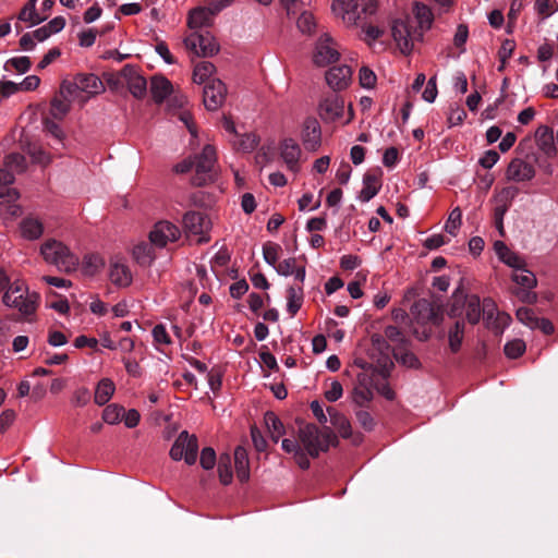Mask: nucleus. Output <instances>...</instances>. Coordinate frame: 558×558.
Wrapping results in <instances>:
<instances>
[{
	"label": "nucleus",
	"mask_w": 558,
	"mask_h": 558,
	"mask_svg": "<svg viewBox=\"0 0 558 558\" xmlns=\"http://www.w3.org/2000/svg\"><path fill=\"white\" fill-rule=\"evenodd\" d=\"M299 440L312 458H317L322 451H327L331 445L338 442L336 435L329 427L319 432L314 424L300 426Z\"/></svg>",
	"instance_id": "nucleus-1"
},
{
	"label": "nucleus",
	"mask_w": 558,
	"mask_h": 558,
	"mask_svg": "<svg viewBox=\"0 0 558 558\" xmlns=\"http://www.w3.org/2000/svg\"><path fill=\"white\" fill-rule=\"evenodd\" d=\"M40 252L47 263L54 265L61 271L71 272L75 270L78 265L77 256L62 242L57 240L46 241L41 245Z\"/></svg>",
	"instance_id": "nucleus-2"
},
{
	"label": "nucleus",
	"mask_w": 558,
	"mask_h": 558,
	"mask_svg": "<svg viewBox=\"0 0 558 558\" xmlns=\"http://www.w3.org/2000/svg\"><path fill=\"white\" fill-rule=\"evenodd\" d=\"M36 294L27 295V288L21 281L13 282L3 295L7 306L16 307L23 315H32L37 307Z\"/></svg>",
	"instance_id": "nucleus-3"
},
{
	"label": "nucleus",
	"mask_w": 558,
	"mask_h": 558,
	"mask_svg": "<svg viewBox=\"0 0 558 558\" xmlns=\"http://www.w3.org/2000/svg\"><path fill=\"white\" fill-rule=\"evenodd\" d=\"M216 148L213 145H205L202 153L196 157L195 174L192 177V184L204 186L215 180Z\"/></svg>",
	"instance_id": "nucleus-4"
},
{
	"label": "nucleus",
	"mask_w": 558,
	"mask_h": 558,
	"mask_svg": "<svg viewBox=\"0 0 558 558\" xmlns=\"http://www.w3.org/2000/svg\"><path fill=\"white\" fill-rule=\"evenodd\" d=\"M15 177L9 169H0V204L5 205L4 211L0 209V215L5 218L17 217L21 215L22 209L16 204L20 197L17 190L10 187L14 182Z\"/></svg>",
	"instance_id": "nucleus-5"
},
{
	"label": "nucleus",
	"mask_w": 558,
	"mask_h": 558,
	"mask_svg": "<svg viewBox=\"0 0 558 558\" xmlns=\"http://www.w3.org/2000/svg\"><path fill=\"white\" fill-rule=\"evenodd\" d=\"M198 440L195 435H190L186 430L179 434L170 449V457L174 461L184 458L186 464L193 465L197 460Z\"/></svg>",
	"instance_id": "nucleus-6"
},
{
	"label": "nucleus",
	"mask_w": 558,
	"mask_h": 558,
	"mask_svg": "<svg viewBox=\"0 0 558 558\" xmlns=\"http://www.w3.org/2000/svg\"><path fill=\"white\" fill-rule=\"evenodd\" d=\"M411 313L421 324L430 323L439 326L444 320V308L437 301L420 299L412 305Z\"/></svg>",
	"instance_id": "nucleus-7"
},
{
	"label": "nucleus",
	"mask_w": 558,
	"mask_h": 558,
	"mask_svg": "<svg viewBox=\"0 0 558 558\" xmlns=\"http://www.w3.org/2000/svg\"><path fill=\"white\" fill-rule=\"evenodd\" d=\"M184 45L197 57H213L219 51V45L209 32L191 34L184 39Z\"/></svg>",
	"instance_id": "nucleus-8"
},
{
	"label": "nucleus",
	"mask_w": 558,
	"mask_h": 558,
	"mask_svg": "<svg viewBox=\"0 0 558 558\" xmlns=\"http://www.w3.org/2000/svg\"><path fill=\"white\" fill-rule=\"evenodd\" d=\"M227 95V87L220 80L208 81L203 90L204 106L209 111H215L222 106Z\"/></svg>",
	"instance_id": "nucleus-9"
},
{
	"label": "nucleus",
	"mask_w": 558,
	"mask_h": 558,
	"mask_svg": "<svg viewBox=\"0 0 558 558\" xmlns=\"http://www.w3.org/2000/svg\"><path fill=\"white\" fill-rule=\"evenodd\" d=\"M128 84L130 93L137 99H143L147 94V81L138 73L136 66L126 64L119 73Z\"/></svg>",
	"instance_id": "nucleus-10"
},
{
	"label": "nucleus",
	"mask_w": 558,
	"mask_h": 558,
	"mask_svg": "<svg viewBox=\"0 0 558 558\" xmlns=\"http://www.w3.org/2000/svg\"><path fill=\"white\" fill-rule=\"evenodd\" d=\"M180 236L179 228L169 221H159L149 233L153 245L165 247L168 242H174Z\"/></svg>",
	"instance_id": "nucleus-11"
},
{
	"label": "nucleus",
	"mask_w": 558,
	"mask_h": 558,
	"mask_svg": "<svg viewBox=\"0 0 558 558\" xmlns=\"http://www.w3.org/2000/svg\"><path fill=\"white\" fill-rule=\"evenodd\" d=\"M332 39L329 35L320 36L316 44L313 61L318 66H326L339 59V52L332 47Z\"/></svg>",
	"instance_id": "nucleus-12"
},
{
	"label": "nucleus",
	"mask_w": 558,
	"mask_h": 558,
	"mask_svg": "<svg viewBox=\"0 0 558 558\" xmlns=\"http://www.w3.org/2000/svg\"><path fill=\"white\" fill-rule=\"evenodd\" d=\"M352 77V69L349 65H333L325 74L326 83L333 92L345 89Z\"/></svg>",
	"instance_id": "nucleus-13"
},
{
	"label": "nucleus",
	"mask_w": 558,
	"mask_h": 558,
	"mask_svg": "<svg viewBox=\"0 0 558 558\" xmlns=\"http://www.w3.org/2000/svg\"><path fill=\"white\" fill-rule=\"evenodd\" d=\"M302 142L305 149L315 151L322 142L320 124L316 118L308 117L303 123Z\"/></svg>",
	"instance_id": "nucleus-14"
},
{
	"label": "nucleus",
	"mask_w": 558,
	"mask_h": 558,
	"mask_svg": "<svg viewBox=\"0 0 558 558\" xmlns=\"http://www.w3.org/2000/svg\"><path fill=\"white\" fill-rule=\"evenodd\" d=\"M344 110V100L337 94L325 97L319 104V116L325 121H336Z\"/></svg>",
	"instance_id": "nucleus-15"
},
{
	"label": "nucleus",
	"mask_w": 558,
	"mask_h": 558,
	"mask_svg": "<svg viewBox=\"0 0 558 558\" xmlns=\"http://www.w3.org/2000/svg\"><path fill=\"white\" fill-rule=\"evenodd\" d=\"M371 342L373 349L376 350L380 355L378 359V364L381 368V373L386 376L389 374V371L393 365L389 356L390 351L392 352V349L385 336L380 333H373L371 336Z\"/></svg>",
	"instance_id": "nucleus-16"
},
{
	"label": "nucleus",
	"mask_w": 558,
	"mask_h": 558,
	"mask_svg": "<svg viewBox=\"0 0 558 558\" xmlns=\"http://www.w3.org/2000/svg\"><path fill=\"white\" fill-rule=\"evenodd\" d=\"M409 26H410V20H393L391 23V35L397 43L398 47L400 48V51L404 54H409L412 49L413 45L410 44L409 40Z\"/></svg>",
	"instance_id": "nucleus-17"
},
{
	"label": "nucleus",
	"mask_w": 558,
	"mask_h": 558,
	"mask_svg": "<svg viewBox=\"0 0 558 558\" xmlns=\"http://www.w3.org/2000/svg\"><path fill=\"white\" fill-rule=\"evenodd\" d=\"M383 172L379 168L367 171L363 177V189L359 198L362 202H369L376 196L381 187L380 177Z\"/></svg>",
	"instance_id": "nucleus-18"
},
{
	"label": "nucleus",
	"mask_w": 558,
	"mask_h": 558,
	"mask_svg": "<svg viewBox=\"0 0 558 558\" xmlns=\"http://www.w3.org/2000/svg\"><path fill=\"white\" fill-rule=\"evenodd\" d=\"M506 175L508 180L515 182L529 181L534 178L535 170L531 163L520 158H514L510 161Z\"/></svg>",
	"instance_id": "nucleus-19"
},
{
	"label": "nucleus",
	"mask_w": 558,
	"mask_h": 558,
	"mask_svg": "<svg viewBox=\"0 0 558 558\" xmlns=\"http://www.w3.org/2000/svg\"><path fill=\"white\" fill-rule=\"evenodd\" d=\"M351 400L360 408L367 407L373 399V391L369 387V380L366 375L361 374L357 377V384L350 392Z\"/></svg>",
	"instance_id": "nucleus-20"
},
{
	"label": "nucleus",
	"mask_w": 558,
	"mask_h": 558,
	"mask_svg": "<svg viewBox=\"0 0 558 558\" xmlns=\"http://www.w3.org/2000/svg\"><path fill=\"white\" fill-rule=\"evenodd\" d=\"M280 155L284 160L288 169L296 171L299 169V158L301 156V148L299 144L292 138H284L280 143Z\"/></svg>",
	"instance_id": "nucleus-21"
},
{
	"label": "nucleus",
	"mask_w": 558,
	"mask_h": 558,
	"mask_svg": "<svg viewBox=\"0 0 558 558\" xmlns=\"http://www.w3.org/2000/svg\"><path fill=\"white\" fill-rule=\"evenodd\" d=\"M173 92L171 82L163 75L156 74L150 78V93L156 104H161Z\"/></svg>",
	"instance_id": "nucleus-22"
},
{
	"label": "nucleus",
	"mask_w": 558,
	"mask_h": 558,
	"mask_svg": "<svg viewBox=\"0 0 558 558\" xmlns=\"http://www.w3.org/2000/svg\"><path fill=\"white\" fill-rule=\"evenodd\" d=\"M535 141L538 148L548 157L556 154L555 137L553 130L547 125H541L535 131Z\"/></svg>",
	"instance_id": "nucleus-23"
},
{
	"label": "nucleus",
	"mask_w": 558,
	"mask_h": 558,
	"mask_svg": "<svg viewBox=\"0 0 558 558\" xmlns=\"http://www.w3.org/2000/svg\"><path fill=\"white\" fill-rule=\"evenodd\" d=\"M234 468L236 477L241 483L250 480V460L247 451L243 446H238L234 450Z\"/></svg>",
	"instance_id": "nucleus-24"
},
{
	"label": "nucleus",
	"mask_w": 558,
	"mask_h": 558,
	"mask_svg": "<svg viewBox=\"0 0 558 558\" xmlns=\"http://www.w3.org/2000/svg\"><path fill=\"white\" fill-rule=\"evenodd\" d=\"M184 230L193 234H202L207 228V221L199 211H187L182 219Z\"/></svg>",
	"instance_id": "nucleus-25"
},
{
	"label": "nucleus",
	"mask_w": 558,
	"mask_h": 558,
	"mask_svg": "<svg viewBox=\"0 0 558 558\" xmlns=\"http://www.w3.org/2000/svg\"><path fill=\"white\" fill-rule=\"evenodd\" d=\"M75 76L81 92L95 95L104 89L102 82L93 73H80Z\"/></svg>",
	"instance_id": "nucleus-26"
},
{
	"label": "nucleus",
	"mask_w": 558,
	"mask_h": 558,
	"mask_svg": "<svg viewBox=\"0 0 558 558\" xmlns=\"http://www.w3.org/2000/svg\"><path fill=\"white\" fill-rule=\"evenodd\" d=\"M327 414L331 425L339 432L343 438H349L352 434L351 423L345 415L337 411L332 407L327 408Z\"/></svg>",
	"instance_id": "nucleus-27"
},
{
	"label": "nucleus",
	"mask_w": 558,
	"mask_h": 558,
	"mask_svg": "<svg viewBox=\"0 0 558 558\" xmlns=\"http://www.w3.org/2000/svg\"><path fill=\"white\" fill-rule=\"evenodd\" d=\"M392 354L396 361L405 367L415 369L421 367L418 357L412 351H409L405 344L393 348Z\"/></svg>",
	"instance_id": "nucleus-28"
},
{
	"label": "nucleus",
	"mask_w": 558,
	"mask_h": 558,
	"mask_svg": "<svg viewBox=\"0 0 558 558\" xmlns=\"http://www.w3.org/2000/svg\"><path fill=\"white\" fill-rule=\"evenodd\" d=\"M468 294L464 293L462 286H459L449 304L448 315L451 318H460L466 304Z\"/></svg>",
	"instance_id": "nucleus-29"
},
{
	"label": "nucleus",
	"mask_w": 558,
	"mask_h": 558,
	"mask_svg": "<svg viewBox=\"0 0 558 558\" xmlns=\"http://www.w3.org/2000/svg\"><path fill=\"white\" fill-rule=\"evenodd\" d=\"M110 280L120 287H128L132 282V275L125 265L114 263L110 269Z\"/></svg>",
	"instance_id": "nucleus-30"
},
{
	"label": "nucleus",
	"mask_w": 558,
	"mask_h": 558,
	"mask_svg": "<svg viewBox=\"0 0 558 558\" xmlns=\"http://www.w3.org/2000/svg\"><path fill=\"white\" fill-rule=\"evenodd\" d=\"M264 421H265L268 432L270 433V437H271L272 441L278 442L279 438L282 435H284V433H286L282 422L271 411H268L265 413Z\"/></svg>",
	"instance_id": "nucleus-31"
},
{
	"label": "nucleus",
	"mask_w": 558,
	"mask_h": 558,
	"mask_svg": "<svg viewBox=\"0 0 558 558\" xmlns=\"http://www.w3.org/2000/svg\"><path fill=\"white\" fill-rule=\"evenodd\" d=\"M114 390H116V387L111 379H109V378L101 379L98 383L96 391H95V403H97L98 405L106 404L110 400L112 395L114 393Z\"/></svg>",
	"instance_id": "nucleus-32"
},
{
	"label": "nucleus",
	"mask_w": 558,
	"mask_h": 558,
	"mask_svg": "<svg viewBox=\"0 0 558 558\" xmlns=\"http://www.w3.org/2000/svg\"><path fill=\"white\" fill-rule=\"evenodd\" d=\"M465 323L463 319H458L454 325L449 329L448 339L449 348L452 353H457L462 344L464 335Z\"/></svg>",
	"instance_id": "nucleus-33"
},
{
	"label": "nucleus",
	"mask_w": 558,
	"mask_h": 558,
	"mask_svg": "<svg viewBox=\"0 0 558 558\" xmlns=\"http://www.w3.org/2000/svg\"><path fill=\"white\" fill-rule=\"evenodd\" d=\"M464 308L466 320L472 325L477 324L482 317L480 296L476 294L469 295Z\"/></svg>",
	"instance_id": "nucleus-34"
},
{
	"label": "nucleus",
	"mask_w": 558,
	"mask_h": 558,
	"mask_svg": "<svg viewBox=\"0 0 558 558\" xmlns=\"http://www.w3.org/2000/svg\"><path fill=\"white\" fill-rule=\"evenodd\" d=\"M210 15L209 10L196 8L189 14L187 26L191 29H199L204 26H208L210 24Z\"/></svg>",
	"instance_id": "nucleus-35"
},
{
	"label": "nucleus",
	"mask_w": 558,
	"mask_h": 558,
	"mask_svg": "<svg viewBox=\"0 0 558 558\" xmlns=\"http://www.w3.org/2000/svg\"><path fill=\"white\" fill-rule=\"evenodd\" d=\"M218 476L222 485H229L232 482V459L229 453H222L218 460Z\"/></svg>",
	"instance_id": "nucleus-36"
},
{
	"label": "nucleus",
	"mask_w": 558,
	"mask_h": 558,
	"mask_svg": "<svg viewBox=\"0 0 558 558\" xmlns=\"http://www.w3.org/2000/svg\"><path fill=\"white\" fill-rule=\"evenodd\" d=\"M287 311L294 316L303 304V288L290 287L287 290Z\"/></svg>",
	"instance_id": "nucleus-37"
},
{
	"label": "nucleus",
	"mask_w": 558,
	"mask_h": 558,
	"mask_svg": "<svg viewBox=\"0 0 558 558\" xmlns=\"http://www.w3.org/2000/svg\"><path fill=\"white\" fill-rule=\"evenodd\" d=\"M150 243L142 242L134 246L133 256L135 260L142 266H148L155 259V255L153 253V246Z\"/></svg>",
	"instance_id": "nucleus-38"
},
{
	"label": "nucleus",
	"mask_w": 558,
	"mask_h": 558,
	"mask_svg": "<svg viewBox=\"0 0 558 558\" xmlns=\"http://www.w3.org/2000/svg\"><path fill=\"white\" fill-rule=\"evenodd\" d=\"M21 230L24 238L36 240L43 234L44 228L37 219L25 218L21 223Z\"/></svg>",
	"instance_id": "nucleus-39"
},
{
	"label": "nucleus",
	"mask_w": 558,
	"mask_h": 558,
	"mask_svg": "<svg viewBox=\"0 0 558 558\" xmlns=\"http://www.w3.org/2000/svg\"><path fill=\"white\" fill-rule=\"evenodd\" d=\"M512 280L515 283L513 288H534L537 283L535 275L524 267L514 271Z\"/></svg>",
	"instance_id": "nucleus-40"
},
{
	"label": "nucleus",
	"mask_w": 558,
	"mask_h": 558,
	"mask_svg": "<svg viewBox=\"0 0 558 558\" xmlns=\"http://www.w3.org/2000/svg\"><path fill=\"white\" fill-rule=\"evenodd\" d=\"M216 71L215 65L209 61H202L197 63L193 71L194 83L202 84L209 78Z\"/></svg>",
	"instance_id": "nucleus-41"
},
{
	"label": "nucleus",
	"mask_w": 558,
	"mask_h": 558,
	"mask_svg": "<svg viewBox=\"0 0 558 558\" xmlns=\"http://www.w3.org/2000/svg\"><path fill=\"white\" fill-rule=\"evenodd\" d=\"M70 107H71V99L64 98V97H63V99H61L59 97H54L51 100V108H50L51 116L56 119L61 120L69 112Z\"/></svg>",
	"instance_id": "nucleus-42"
},
{
	"label": "nucleus",
	"mask_w": 558,
	"mask_h": 558,
	"mask_svg": "<svg viewBox=\"0 0 558 558\" xmlns=\"http://www.w3.org/2000/svg\"><path fill=\"white\" fill-rule=\"evenodd\" d=\"M515 48V43L512 39H505L501 44V47L498 51V58L500 61V64L498 66V71L502 72L506 68L508 59L511 58L513 51Z\"/></svg>",
	"instance_id": "nucleus-43"
},
{
	"label": "nucleus",
	"mask_w": 558,
	"mask_h": 558,
	"mask_svg": "<svg viewBox=\"0 0 558 558\" xmlns=\"http://www.w3.org/2000/svg\"><path fill=\"white\" fill-rule=\"evenodd\" d=\"M124 414V408L118 404H109L102 412V420L108 424H117Z\"/></svg>",
	"instance_id": "nucleus-44"
},
{
	"label": "nucleus",
	"mask_w": 558,
	"mask_h": 558,
	"mask_svg": "<svg viewBox=\"0 0 558 558\" xmlns=\"http://www.w3.org/2000/svg\"><path fill=\"white\" fill-rule=\"evenodd\" d=\"M258 136L254 133H246L241 136L236 142H233V146L238 150L251 151L258 145Z\"/></svg>",
	"instance_id": "nucleus-45"
},
{
	"label": "nucleus",
	"mask_w": 558,
	"mask_h": 558,
	"mask_svg": "<svg viewBox=\"0 0 558 558\" xmlns=\"http://www.w3.org/2000/svg\"><path fill=\"white\" fill-rule=\"evenodd\" d=\"M280 252L281 246L274 242H267L263 246V255L265 262L274 267L277 265Z\"/></svg>",
	"instance_id": "nucleus-46"
},
{
	"label": "nucleus",
	"mask_w": 558,
	"mask_h": 558,
	"mask_svg": "<svg viewBox=\"0 0 558 558\" xmlns=\"http://www.w3.org/2000/svg\"><path fill=\"white\" fill-rule=\"evenodd\" d=\"M525 342L521 339H514L505 344L504 352L509 359H517L525 351Z\"/></svg>",
	"instance_id": "nucleus-47"
},
{
	"label": "nucleus",
	"mask_w": 558,
	"mask_h": 558,
	"mask_svg": "<svg viewBox=\"0 0 558 558\" xmlns=\"http://www.w3.org/2000/svg\"><path fill=\"white\" fill-rule=\"evenodd\" d=\"M4 165L11 170L22 172L26 168V158L20 153H11L5 156Z\"/></svg>",
	"instance_id": "nucleus-48"
},
{
	"label": "nucleus",
	"mask_w": 558,
	"mask_h": 558,
	"mask_svg": "<svg viewBox=\"0 0 558 558\" xmlns=\"http://www.w3.org/2000/svg\"><path fill=\"white\" fill-rule=\"evenodd\" d=\"M362 0H349L344 9L340 11L349 21L361 19Z\"/></svg>",
	"instance_id": "nucleus-49"
},
{
	"label": "nucleus",
	"mask_w": 558,
	"mask_h": 558,
	"mask_svg": "<svg viewBox=\"0 0 558 558\" xmlns=\"http://www.w3.org/2000/svg\"><path fill=\"white\" fill-rule=\"evenodd\" d=\"M45 19L46 17H40L38 15L36 8H29V4L27 3L22 8L19 14V20L29 22L32 26L41 23Z\"/></svg>",
	"instance_id": "nucleus-50"
},
{
	"label": "nucleus",
	"mask_w": 558,
	"mask_h": 558,
	"mask_svg": "<svg viewBox=\"0 0 558 558\" xmlns=\"http://www.w3.org/2000/svg\"><path fill=\"white\" fill-rule=\"evenodd\" d=\"M461 218H462V213H461L460 208L457 207V208L452 209V211L450 213L449 218L445 225L446 232H448L451 235H456V232H457L459 226L461 225Z\"/></svg>",
	"instance_id": "nucleus-51"
},
{
	"label": "nucleus",
	"mask_w": 558,
	"mask_h": 558,
	"mask_svg": "<svg viewBox=\"0 0 558 558\" xmlns=\"http://www.w3.org/2000/svg\"><path fill=\"white\" fill-rule=\"evenodd\" d=\"M532 289L533 288H511L510 291L522 303L534 304L537 301V295Z\"/></svg>",
	"instance_id": "nucleus-52"
},
{
	"label": "nucleus",
	"mask_w": 558,
	"mask_h": 558,
	"mask_svg": "<svg viewBox=\"0 0 558 558\" xmlns=\"http://www.w3.org/2000/svg\"><path fill=\"white\" fill-rule=\"evenodd\" d=\"M500 260L517 271L525 267L524 259L517 253L512 252L510 248L505 255L500 257Z\"/></svg>",
	"instance_id": "nucleus-53"
},
{
	"label": "nucleus",
	"mask_w": 558,
	"mask_h": 558,
	"mask_svg": "<svg viewBox=\"0 0 558 558\" xmlns=\"http://www.w3.org/2000/svg\"><path fill=\"white\" fill-rule=\"evenodd\" d=\"M415 16L421 28H429L433 22V15L426 5H416Z\"/></svg>",
	"instance_id": "nucleus-54"
},
{
	"label": "nucleus",
	"mask_w": 558,
	"mask_h": 558,
	"mask_svg": "<svg viewBox=\"0 0 558 558\" xmlns=\"http://www.w3.org/2000/svg\"><path fill=\"white\" fill-rule=\"evenodd\" d=\"M217 461L216 452L211 447H205L201 452L199 463L203 469L211 470Z\"/></svg>",
	"instance_id": "nucleus-55"
},
{
	"label": "nucleus",
	"mask_w": 558,
	"mask_h": 558,
	"mask_svg": "<svg viewBox=\"0 0 558 558\" xmlns=\"http://www.w3.org/2000/svg\"><path fill=\"white\" fill-rule=\"evenodd\" d=\"M296 24L298 28L304 34H311L315 29L314 16L308 12H303Z\"/></svg>",
	"instance_id": "nucleus-56"
},
{
	"label": "nucleus",
	"mask_w": 558,
	"mask_h": 558,
	"mask_svg": "<svg viewBox=\"0 0 558 558\" xmlns=\"http://www.w3.org/2000/svg\"><path fill=\"white\" fill-rule=\"evenodd\" d=\"M515 316L521 323L534 329L537 317L534 315L533 310L529 307H520L517 310Z\"/></svg>",
	"instance_id": "nucleus-57"
},
{
	"label": "nucleus",
	"mask_w": 558,
	"mask_h": 558,
	"mask_svg": "<svg viewBox=\"0 0 558 558\" xmlns=\"http://www.w3.org/2000/svg\"><path fill=\"white\" fill-rule=\"evenodd\" d=\"M359 77L360 84L364 88H373L376 84L375 73L366 66L361 68Z\"/></svg>",
	"instance_id": "nucleus-58"
},
{
	"label": "nucleus",
	"mask_w": 558,
	"mask_h": 558,
	"mask_svg": "<svg viewBox=\"0 0 558 558\" xmlns=\"http://www.w3.org/2000/svg\"><path fill=\"white\" fill-rule=\"evenodd\" d=\"M356 420L359 424L366 430L371 432L375 427V421L369 412L365 410H359L355 412Z\"/></svg>",
	"instance_id": "nucleus-59"
},
{
	"label": "nucleus",
	"mask_w": 558,
	"mask_h": 558,
	"mask_svg": "<svg viewBox=\"0 0 558 558\" xmlns=\"http://www.w3.org/2000/svg\"><path fill=\"white\" fill-rule=\"evenodd\" d=\"M19 73H26L32 66V61L28 57H16L8 61Z\"/></svg>",
	"instance_id": "nucleus-60"
},
{
	"label": "nucleus",
	"mask_w": 558,
	"mask_h": 558,
	"mask_svg": "<svg viewBox=\"0 0 558 558\" xmlns=\"http://www.w3.org/2000/svg\"><path fill=\"white\" fill-rule=\"evenodd\" d=\"M385 338L392 341L398 342V345L407 344V340L403 338L400 329L396 326L389 325L385 328Z\"/></svg>",
	"instance_id": "nucleus-61"
},
{
	"label": "nucleus",
	"mask_w": 558,
	"mask_h": 558,
	"mask_svg": "<svg viewBox=\"0 0 558 558\" xmlns=\"http://www.w3.org/2000/svg\"><path fill=\"white\" fill-rule=\"evenodd\" d=\"M296 259L294 257L287 258L275 266L277 272L281 276L293 275Z\"/></svg>",
	"instance_id": "nucleus-62"
},
{
	"label": "nucleus",
	"mask_w": 558,
	"mask_h": 558,
	"mask_svg": "<svg viewBox=\"0 0 558 558\" xmlns=\"http://www.w3.org/2000/svg\"><path fill=\"white\" fill-rule=\"evenodd\" d=\"M536 10L538 14L549 16L557 10L555 0H536Z\"/></svg>",
	"instance_id": "nucleus-63"
},
{
	"label": "nucleus",
	"mask_w": 558,
	"mask_h": 558,
	"mask_svg": "<svg viewBox=\"0 0 558 558\" xmlns=\"http://www.w3.org/2000/svg\"><path fill=\"white\" fill-rule=\"evenodd\" d=\"M153 337L156 343L158 344H170L171 338L167 332L163 325H156L153 329Z\"/></svg>",
	"instance_id": "nucleus-64"
}]
</instances>
